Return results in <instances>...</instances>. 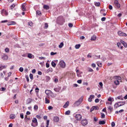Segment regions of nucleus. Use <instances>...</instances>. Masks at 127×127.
<instances>
[{
	"label": "nucleus",
	"mask_w": 127,
	"mask_h": 127,
	"mask_svg": "<svg viewBox=\"0 0 127 127\" xmlns=\"http://www.w3.org/2000/svg\"><path fill=\"white\" fill-rule=\"evenodd\" d=\"M59 65L62 68H65V67H66V64H65L64 61H61L59 63Z\"/></svg>",
	"instance_id": "4"
},
{
	"label": "nucleus",
	"mask_w": 127,
	"mask_h": 127,
	"mask_svg": "<svg viewBox=\"0 0 127 127\" xmlns=\"http://www.w3.org/2000/svg\"><path fill=\"white\" fill-rule=\"evenodd\" d=\"M48 72H53V69H52V68H49V69H48L47 70Z\"/></svg>",
	"instance_id": "41"
},
{
	"label": "nucleus",
	"mask_w": 127,
	"mask_h": 127,
	"mask_svg": "<svg viewBox=\"0 0 127 127\" xmlns=\"http://www.w3.org/2000/svg\"><path fill=\"white\" fill-rule=\"evenodd\" d=\"M63 46H64V43H63V42L61 43L59 45V48H62Z\"/></svg>",
	"instance_id": "25"
},
{
	"label": "nucleus",
	"mask_w": 127,
	"mask_h": 127,
	"mask_svg": "<svg viewBox=\"0 0 127 127\" xmlns=\"http://www.w3.org/2000/svg\"><path fill=\"white\" fill-rule=\"evenodd\" d=\"M56 54H57V53H54V52L51 53V55H52V56H53L54 55H56Z\"/></svg>",
	"instance_id": "56"
},
{
	"label": "nucleus",
	"mask_w": 127,
	"mask_h": 127,
	"mask_svg": "<svg viewBox=\"0 0 127 127\" xmlns=\"http://www.w3.org/2000/svg\"><path fill=\"white\" fill-rule=\"evenodd\" d=\"M111 126H112V127H114L116 126V124L115 123V122H112V123H111Z\"/></svg>",
	"instance_id": "52"
},
{
	"label": "nucleus",
	"mask_w": 127,
	"mask_h": 127,
	"mask_svg": "<svg viewBox=\"0 0 127 127\" xmlns=\"http://www.w3.org/2000/svg\"><path fill=\"white\" fill-rule=\"evenodd\" d=\"M31 125L32 127H37V126H38V123H32L31 124Z\"/></svg>",
	"instance_id": "18"
},
{
	"label": "nucleus",
	"mask_w": 127,
	"mask_h": 127,
	"mask_svg": "<svg viewBox=\"0 0 127 127\" xmlns=\"http://www.w3.org/2000/svg\"><path fill=\"white\" fill-rule=\"evenodd\" d=\"M114 4L117 8H120L121 7V4L120 3V2H119V0H115Z\"/></svg>",
	"instance_id": "3"
},
{
	"label": "nucleus",
	"mask_w": 127,
	"mask_h": 127,
	"mask_svg": "<svg viewBox=\"0 0 127 127\" xmlns=\"http://www.w3.org/2000/svg\"><path fill=\"white\" fill-rule=\"evenodd\" d=\"M45 101L46 104H49V103H50V101H49V100L48 99H47V98H45Z\"/></svg>",
	"instance_id": "31"
},
{
	"label": "nucleus",
	"mask_w": 127,
	"mask_h": 127,
	"mask_svg": "<svg viewBox=\"0 0 127 127\" xmlns=\"http://www.w3.org/2000/svg\"><path fill=\"white\" fill-rule=\"evenodd\" d=\"M68 106H69V101H67L65 104L64 105V109H66V108H67V107H68Z\"/></svg>",
	"instance_id": "17"
},
{
	"label": "nucleus",
	"mask_w": 127,
	"mask_h": 127,
	"mask_svg": "<svg viewBox=\"0 0 127 127\" xmlns=\"http://www.w3.org/2000/svg\"><path fill=\"white\" fill-rule=\"evenodd\" d=\"M34 110H35V111H37V110H38V106L35 105L34 107Z\"/></svg>",
	"instance_id": "43"
},
{
	"label": "nucleus",
	"mask_w": 127,
	"mask_h": 127,
	"mask_svg": "<svg viewBox=\"0 0 127 127\" xmlns=\"http://www.w3.org/2000/svg\"><path fill=\"white\" fill-rule=\"evenodd\" d=\"M108 109L109 110L110 112H113V107L112 106L108 107Z\"/></svg>",
	"instance_id": "34"
},
{
	"label": "nucleus",
	"mask_w": 127,
	"mask_h": 127,
	"mask_svg": "<svg viewBox=\"0 0 127 127\" xmlns=\"http://www.w3.org/2000/svg\"><path fill=\"white\" fill-rule=\"evenodd\" d=\"M5 22H7V20H2L1 21V23H4Z\"/></svg>",
	"instance_id": "61"
},
{
	"label": "nucleus",
	"mask_w": 127,
	"mask_h": 127,
	"mask_svg": "<svg viewBox=\"0 0 127 127\" xmlns=\"http://www.w3.org/2000/svg\"><path fill=\"white\" fill-rule=\"evenodd\" d=\"M52 67H54V68H55L56 67V64L54 62H52Z\"/></svg>",
	"instance_id": "29"
},
{
	"label": "nucleus",
	"mask_w": 127,
	"mask_h": 127,
	"mask_svg": "<svg viewBox=\"0 0 127 127\" xmlns=\"http://www.w3.org/2000/svg\"><path fill=\"white\" fill-rule=\"evenodd\" d=\"M43 8L45 9H49V5H44L43 6Z\"/></svg>",
	"instance_id": "28"
},
{
	"label": "nucleus",
	"mask_w": 127,
	"mask_h": 127,
	"mask_svg": "<svg viewBox=\"0 0 127 127\" xmlns=\"http://www.w3.org/2000/svg\"><path fill=\"white\" fill-rule=\"evenodd\" d=\"M46 82H49V81L51 80V78H50L49 76H46Z\"/></svg>",
	"instance_id": "23"
},
{
	"label": "nucleus",
	"mask_w": 127,
	"mask_h": 127,
	"mask_svg": "<svg viewBox=\"0 0 127 127\" xmlns=\"http://www.w3.org/2000/svg\"><path fill=\"white\" fill-rule=\"evenodd\" d=\"M77 83H78V84H82V80H81V79H80V80H78L77 81Z\"/></svg>",
	"instance_id": "55"
},
{
	"label": "nucleus",
	"mask_w": 127,
	"mask_h": 127,
	"mask_svg": "<svg viewBox=\"0 0 127 127\" xmlns=\"http://www.w3.org/2000/svg\"><path fill=\"white\" fill-rule=\"evenodd\" d=\"M25 78L27 80V82H29V77H28V75H26Z\"/></svg>",
	"instance_id": "49"
},
{
	"label": "nucleus",
	"mask_w": 127,
	"mask_h": 127,
	"mask_svg": "<svg viewBox=\"0 0 127 127\" xmlns=\"http://www.w3.org/2000/svg\"><path fill=\"white\" fill-rule=\"evenodd\" d=\"M118 34L120 36H127V35L126 33H123V32L119 31L118 32Z\"/></svg>",
	"instance_id": "8"
},
{
	"label": "nucleus",
	"mask_w": 127,
	"mask_h": 127,
	"mask_svg": "<svg viewBox=\"0 0 127 127\" xmlns=\"http://www.w3.org/2000/svg\"><path fill=\"white\" fill-rule=\"evenodd\" d=\"M75 49H79L80 47H81V45L80 44H77L75 46Z\"/></svg>",
	"instance_id": "26"
},
{
	"label": "nucleus",
	"mask_w": 127,
	"mask_h": 127,
	"mask_svg": "<svg viewBox=\"0 0 127 127\" xmlns=\"http://www.w3.org/2000/svg\"><path fill=\"white\" fill-rule=\"evenodd\" d=\"M45 94H46V95H49V94H53V92L51 90L47 89L45 90Z\"/></svg>",
	"instance_id": "12"
},
{
	"label": "nucleus",
	"mask_w": 127,
	"mask_h": 127,
	"mask_svg": "<svg viewBox=\"0 0 127 127\" xmlns=\"http://www.w3.org/2000/svg\"><path fill=\"white\" fill-rule=\"evenodd\" d=\"M7 24L8 26L12 25V24H15V22H14V21H11V22H8Z\"/></svg>",
	"instance_id": "19"
},
{
	"label": "nucleus",
	"mask_w": 127,
	"mask_h": 127,
	"mask_svg": "<svg viewBox=\"0 0 127 127\" xmlns=\"http://www.w3.org/2000/svg\"><path fill=\"white\" fill-rule=\"evenodd\" d=\"M14 7H15V4H13L11 5V6H10L11 9H13V8H14Z\"/></svg>",
	"instance_id": "35"
},
{
	"label": "nucleus",
	"mask_w": 127,
	"mask_h": 127,
	"mask_svg": "<svg viewBox=\"0 0 127 127\" xmlns=\"http://www.w3.org/2000/svg\"><path fill=\"white\" fill-rule=\"evenodd\" d=\"M116 100H121V101H123V100H124V97H123V96H119L116 98Z\"/></svg>",
	"instance_id": "16"
},
{
	"label": "nucleus",
	"mask_w": 127,
	"mask_h": 127,
	"mask_svg": "<svg viewBox=\"0 0 127 127\" xmlns=\"http://www.w3.org/2000/svg\"><path fill=\"white\" fill-rule=\"evenodd\" d=\"M109 9H110V10L113 9V6H112V5H109Z\"/></svg>",
	"instance_id": "62"
},
{
	"label": "nucleus",
	"mask_w": 127,
	"mask_h": 127,
	"mask_svg": "<svg viewBox=\"0 0 127 127\" xmlns=\"http://www.w3.org/2000/svg\"><path fill=\"white\" fill-rule=\"evenodd\" d=\"M20 117L21 119H24V116L22 114H20Z\"/></svg>",
	"instance_id": "54"
},
{
	"label": "nucleus",
	"mask_w": 127,
	"mask_h": 127,
	"mask_svg": "<svg viewBox=\"0 0 127 127\" xmlns=\"http://www.w3.org/2000/svg\"><path fill=\"white\" fill-rule=\"evenodd\" d=\"M23 67H20L19 69V70L20 72H23Z\"/></svg>",
	"instance_id": "48"
},
{
	"label": "nucleus",
	"mask_w": 127,
	"mask_h": 127,
	"mask_svg": "<svg viewBox=\"0 0 127 127\" xmlns=\"http://www.w3.org/2000/svg\"><path fill=\"white\" fill-rule=\"evenodd\" d=\"M54 90L55 92L58 93L59 92H60V90H61V87L58 86L57 88H54Z\"/></svg>",
	"instance_id": "10"
},
{
	"label": "nucleus",
	"mask_w": 127,
	"mask_h": 127,
	"mask_svg": "<svg viewBox=\"0 0 127 127\" xmlns=\"http://www.w3.org/2000/svg\"><path fill=\"white\" fill-rule=\"evenodd\" d=\"M115 85H119L120 84V81L116 79L115 82H114Z\"/></svg>",
	"instance_id": "32"
},
{
	"label": "nucleus",
	"mask_w": 127,
	"mask_h": 127,
	"mask_svg": "<svg viewBox=\"0 0 127 127\" xmlns=\"http://www.w3.org/2000/svg\"><path fill=\"white\" fill-rule=\"evenodd\" d=\"M32 123H34V124H38L37 122V119H36V118H34L32 120Z\"/></svg>",
	"instance_id": "22"
},
{
	"label": "nucleus",
	"mask_w": 127,
	"mask_h": 127,
	"mask_svg": "<svg viewBox=\"0 0 127 127\" xmlns=\"http://www.w3.org/2000/svg\"><path fill=\"white\" fill-rule=\"evenodd\" d=\"M81 74H82V72H81V71H79V72H77V76H78V77H82Z\"/></svg>",
	"instance_id": "36"
},
{
	"label": "nucleus",
	"mask_w": 127,
	"mask_h": 127,
	"mask_svg": "<svg viewBox=\"0 0 127 127\" xmlns=\"http://www.w3.org/2000/svg\"><path fill=\"white\" fill-rule=\"evenodd\" d=\"M21 8H22V9L23 11H25V10H26L25 5H22Z\"/></svg>",
	"instance_id": "33"
},
{
	"label": "nucleus",
	"mask_w": 127,
	"mask_h": 127,
	"mask_svg": "<svg viewBox=\"0 0 127 127\" xmlns=\"http://www.w3.org/2000/svg\"><path fill=\"white\" fill-rule=\"evenodd\" d=\"M54 82H55V83H58V79H57V78H55V79H54Z\"/></svg>",
	"instance_id": "63"
},
{
	"label": "nucleus",
	"mask_w": 127,
	"mask_h": 127,
	"mask_svg": "<svg viewBox=\"0 0 127 127\" xmlns=\"http://www.w3.org/2000/svg\"><path fill=\"white\" fill-rule=\"evenodd\" d=\"M54 122H55L56 123L59 122V118L58 117H55L54 118Z\"/></svg>",
	"instance_id": "15"
},
{
	"label": "nucleus",
	"mask_w": 127,
	"mask_h": 127,
	"mask_svg": "<svg viewBox=\"0 0 127 127\" xmlns=\"http://www.w3.org/2000/svg\"><path fill=\"white\" fill-rule=\"evenodd\" d=\"M84 99V96H81L80 99H79L77 101H76L74 104V107H79L82 104V102H83V99Z\"/></svg>",
	"instance_id": "1"
},
{
	"label": "nucleus",
	"mask_w": 127,
	"mask_h": 127,
	"mask_svg": "<svg viewBox=\"0 0 127 127\" xmlns=\"http://www.w3.org/2000/svg\"><path fill=\"white\" fill-rule=\"evenodd\" d=\"M28 58L31 59L32 58V55L31 54H28Z\"/></svg>",
	"instance_id": "46"
},
{
	"label": "nucleus",
	"mask_w": 127,
	"mask_h": 127,
	"mask_svg": "<svg viewBox=\"0 0 127 127\" xmlns=\"http://www.w3.org/2000/svg\"><path fill=\"white\" fill-rule=\"evenodd\" d=\"M75 119L77 121H81L82 120V116L80 114H76L75 115Z\"/></svg>",
	"instance_id": "7"
},
{
	"label": "nucleus",
	"mask_w": 127,
	"mask_h": 127,
	"mask_svg": "<svg viewBox=\"0 0 127 127\" xmlns=\"http://www.w3.org/2000/svg\"><path fill=\"white\" fill-rule=\"evenodd\" d=\"M125 104H126L125 102H124V101L119 102L115 104L114 107L117 109V108H119V107H122V106H124Z\"/></svg>",
	"instance_id": "2"
},
{
	"label": "nucleus",
	"mask_w": 127,
	"mask_h": 127,
	"mask_svg": "<svg viewBox=\"0 0 127 127\" xmlns=\"http://www.w3.org/2000/svg\"><path fill=\"white\" fill-rule=\"evenodd\" d=\"M68 26H69V27H73V24L71 23H69L68 24Z\"/></svg>",
	"instance_id": "58"
},
{
	"label": "nucleus",
	"mask_w": 127,
	"mask_h": 127,
	"mask_svg": "<svg viewBox=\"0 0 127 127\" xmlns=\"http://www.w3.org/2000/svg\"><path fill=\"white\" fill-rule=\"evenodd\" d=\"M1 14H5V15H8V13H7V11H6V10H2V12H1Z\"/></svg>",
	"instance_id": "14"
},
{
	"label": "nucleus",
	"mask_w": 127,
	"mask_h": 127,
	"mask_svg": "<svg viewBox=\"0 0 127 127\" xmlns=\"http://www.w3.org/2000/svg\"><path fill=\"white\" fill-rule=\"evenodd\" d=\"M1 59H2L3 61H6V60L8 59V56H7V55L4 54L3 56H1Z\"/></svg>",
	"instance_id": "6"
},
{
	"label": "nucleus",
	"mask_w": 127,
	"mask_h": 127,
	"mask_svg": "<svg viewBox=\"0 0 127 127\" xmlns=\"http://www.w3.org/2000/svg\"><path fill=\"white\" fill-rule=\"evenodd\" d=\"M106 117V115H105V114L101 113V119H105V117Z\"/></svg>",
	"instance_id": "38"
},
{
	"label": "nucleus",
	"mask_w": 127,
	"mask_h": 127,
	"mask_svg": "<svg viewBox=\"0 0 127 127\" xmlns=\"http://www.w3.org/2000/svg\"><path fill=\"white\" fill-rule=\"evenodd\" d=\"M32 73H33V74H35V73H36V69H34L32 70Z\"/></svg>",
	"instance_id": "59"
},
{
	"label": "nucleus",
	"mask_w": 127,
	"mask_h": 127,
	"mask_svg": "<svg viewBox=\"0 0 127 127\" xmlns=\"http://www.w3.org/2000/svg\"><path fill=\"white\" fill-rule=\"evenodd\" d=\"M49 122H50L49 120H47V125L46 127H48V126H49Z\"/></svg>",
	"instance_id": "51"
},
{
	"label": "nucleus",
	"mask_w": 127,
	"mask_h": 127,
	"mask_svg": "<svg viewBox=\"0 0 127 127\" xmlns=\"http://www.w3.org/2000/svg\"><path fill=\"white\" fill-rule=\"evenodd\" d=\"M36 14L37 15H39L40 14H41V12L40 11H36Z\"/></svg>",
	"instance_id": "50"
},
{
	"label": "nucleus",
	"mask_w": 127,
	"mask_h": 127,
	"mask_svg": "<svg viewBox=\"0 0 127 127\" xmlns=\"http://www.w3.org/2000/svg\"><path fill=\"white\" fill-rule=\"evenodd\" d=\"M93 109L94 110H97L99 109V107L98 106H93Z\"/></svg>",
	"instance_id": "47"
},
{
	"label": "nucleus",
	"mask_w": 127,
	"mask_h": 127,
	"mask_svg": "<svg viewBox=\"0 0 127 127\" xmlns=\"http://www.w3.org/2000/svg\"><path fill=\"white\" fill-rule=\"evenodd\" d=\"M29 77H30V78L31 80H33V74L30 73V75H29Z\"/></svg>",
	"instance_id": "44"
},
{
	"label": "nucleus",
	"mask_w": 127,
	"mask_h": 127,
	"mask_svg": "<svg viewBox=\"0 0 127 127\" xmlns=\"http://www.w3.org/2000/svg\"><path fill=\"white\" fill-rule=\"evenodd\" d=\"M45 29H47V28H48V24H47V23H46L45 24V27H44Z\"/></svg>",
	"instance_id": "42"
},
{
	"label": "nucleus",
	"mask_w": 127,
	"mask_h": 127,
	"mask_svg": "<svg viewBox=\"0 0 127 127\" xmlns=\"http://www.w3.org/2000/svg\"><path fill=\"white\" fill-rule=\"evenodd\" d=\"M96 6H100L101 5V3L98 2H96L95 4Z\"/></svg>",
	"instance_id": "37"
},
{
	"label": "nucleus",
	"mask_w": 127,
	"mask_h": 127,
	"mask_svg": "<svg viewBox=\"0 0 127 127\" xmlns=\"http://www.w3.org/2000/svg\"><path fill=\"white\" fill-rule=\"evenodd\" d=\"M99 102H100V100L99 99L97 98L95 100V103H99Z\"/></svg>",
	"instance_id": "57"
},
{
	"label": "nucleus",
	"mask_w": 127,
	"mask_h": 127,
	"mask_svg": "<svg viewBox=\"0 0 127 127\" xmlns=\"http://www.w3.org/2000/svg\"><path fill=\"white\" fill-rule=\"evenodd\" d=\"M28 26H31V27H32L33 26V23H32V22H29L28 23Z\"/></svg>",
	"instance_id": "30"
},
{
	"label": "nucleus",
	"mask_w": 127,
	"mask_h": 127,
	"mask_svg": "<svg viewBox=\"0 0 127 127\" xmlns=\"http://www.w3.org/2000/svg\"><path fill=\"white\" fill-rule=\"evenodd\" d=\"M5 90H6V88L4 87H2L0 89V91H1V92H3V91H5Z\"/></svg>",
	"instance_id": "39"
},
{
	"label": "nucleus",
	"mask_w": 127,
	"mask_h": 127,
	"mask_svg": "<svg viewBox=\"0 0 127 127\" xmlns=\"http://www.w3.org/2000/svg\"><path fill=\"white\" fill-rule=\"evenodd\" d=\"M70 111H67L65 113V115H70Z\"/></svg>",
	"instance_id": "45"
},
{
	"label": "nucleus",
	"mask_w": 127,
	"mask_h": 127,
	"mask_svg": "<svg viewBox=\"0 0 127 127\" xmlns=\"http://www.w3.org/2000/svg\"><path fill=\"white\" fill-rule=\"evenodd\" d=\"M48 110H53V107L51 106L48 107Z\"/></svg>",
	"instance_id": "60"
},
{
	"label": "nucleus",
	"mask_w": 127,
	"mask_h": 127,
	"mask_svg": "<svg viewBox=\"0 0 127 127\" xmlns=\"http://www.w3.org/2000/svg\"><path fill=\"white\" fill-rule=\"evenodd\" d=\"M5 52L8 53V52H9V49H8V48H6L5 49Z\"/></svg>",
	"instance_id": "40"
},
{
	"label": "nucleus",
	"mask_w": 127,
	"mask_h": 127,
	"mask_svg": "<svg viewBox=\"0 0 127 127\" xmlns=\"http://www.w3.org/2000/svg\"><path fill=\"white\" fill-rule=\"evenodd\" d=\"M101 20L102 21H105V20H106V17H103L101 18Z\"/></svg>",
	"instance_id": "64"
},
{
	"label": "nucleus",
	"mask_w": 127,
	"mask_h": 127,
	"mask_svg": "<svg viewBox=\"0 0 127 127\" xmlns=\"http://www.w3.org/2000/svg\"><path fill=\"white\" fill-rule=\"evenodd\" d=\"M106 124V121H100L99 122V125H105Z\"/></svg>",
	"instance_id": "24"
},
{
	"label": "nucleus",
	"mask_w": 127,
	"mask_h": 127,
	"mask_svg": "<svg viewBox=\"0 0 127 127\" xmlns=\"http://www.w3.org/2000/svg\"><path fill=\"white\" fill-rule=\"evenodd\" d=\"M81 124L84 127H85V126H87L88 125V121L87 119H83L81 121Z\"/></svg>",
	"instance_id": "5"
},
{
	"label": "nucleus",
	"mask_w": 127,
	"mask_h": 127,
	"mask_svg": "<svg viewBox=\"0 0 127 127\" xmlns=\"http://www.w3.org/2000/svg\"><path fill=\"white\" fill-rule=\"evenodd\" d=\"M35 92L36 93H38V92H39V88H38V87L35 88Z\"/></svg>",
	"instance_id": "53"
},
{
	"label": "nucleus",
	"mask_w": 127,
	"mask_h": 127,
	"mask_svg": "<svg viewBox=\"0 0 127 127\" xmlns=\"http://www.w3.org/2000/svg\"><path fill=\"white\" fill-rule=\"evenodd\" d=\"M96 38H97V37H96V36L93 35V36L91 37V40L92 41H94V40H96Z\"/></svg>",
	"instance_id": "21"
},
{
	"label": "nucleus",
	"mask_w": 127,
	"mask_h": 127,
	"mask_svg": "<svg viewBox=\"0 0 127 127\" xmlns=\"http://www.w3.org/2000/svg\"><path fill=\"white\" fill-rule=\"evenodd\" d=\"M10 119H15V115H14V114H11L10 115Z\"/></svg>",
	"instance_id": "27"
},
{
	"label": "nucleus",
	"mask_w": 127,
	"mask_h": 127,
	"mask_svg": "<svg viewBox=\"0 0 127 127\" xmlns=\"http://www.w3.org/2000/svg\"><path fill=\"white\" fill-rule=\"evenodd\" d=\"M31 102H32V99H31L30 98H28L27 100V105H29V104H30V103H31Z\"/></svg>",
	"instance_id": "20"
},
{
	"label": "nucleus",
	"mask_w": 127,
	"mask_h": 127,
	"mask_svg": "<svg viewBox=\"0 0 127 127\" xmlns=\"http://www.w3.org/2000/svg\"><path fill=\"white\" fill-rule=\"evenodd\" d=\"M121 42L123 44V45H124V47H125V48H127V43H126V42H124V40H121Z\"/></svg>",
	"instance_id": "13"
},
{
	"label": "nucleus",
	"mask_w": 127,
	"mask_h": 127,
	"mask_svg": "<svg viewBox=\"0 0 127 127\" xmlns=\"http://www.w3.org/2000/svg\"><path fill=\"white\" fill-rule=\"evenodd\" d=\"M108 101H109V102H111L110 103L107 102V103H106V104H109V105H112V104L113 103L112 101H114V98L110 97L108 98Z\"/></svg>",
	"instance_id": "9"
},
{
	"label": "nucleus",
	"mask_w": 127,
	"mask_h": 127,
	"mask_svg": "<svg viewBox=\"0 0 127 127\" xmlns=\"http://www.w3.org/2000/svg\"><path fill=\"white\" fill-rule=\"evenodd\" d=\"M95 98V95H91L90 97L88 98V102H92V100Z\"/></svg>",
	"instance_id": "11"
}]
</instances>
